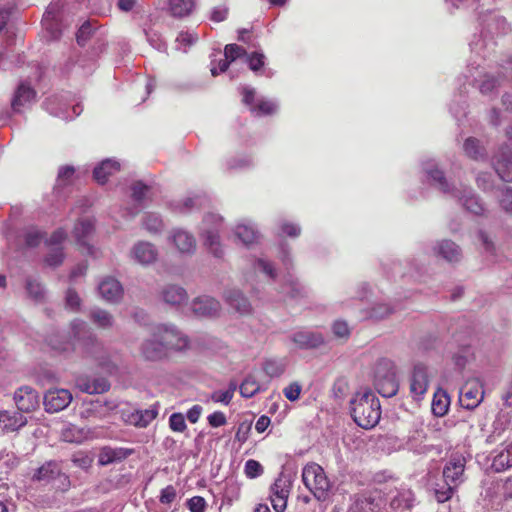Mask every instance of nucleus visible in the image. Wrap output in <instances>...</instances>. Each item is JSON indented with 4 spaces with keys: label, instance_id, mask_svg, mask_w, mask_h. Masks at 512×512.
<instances>
[{
    "label": "nucleus",
    "instance_id": "2f4dec72",
    "mask_svg": "<svg viewBox=\"0 0 512 512\" xmlns=\"http://www.w3.org/2000/svg\"><path fill=\"white\" fill-rule=\"evenodd\" d=\"M26 424V418L20 414L15 413L9 415L8 412H0V426L4 431H15Z\"/></svg>",
    "mask_w": 512,
    "mask_h": 512
},
{
    "label": "nucleus",
    "instance_id": "7ed1b4c3",
    "mask_svg": "<svg viewBox=\"0 0 512 512\" xmlns=\"http://www.w3.org/2000/svg\"><path fill=\"white\" fill-rule=\"evenodd\" d=\"M373 385L377 392L390 398L397 394L399 382L396 376V367L391 360L380 359L374 367Z\"/></svg>",
    "mask_w": 512,
    "mask_h": 512
},
{
    "label": "nucleus",
    "instance_id": "1a4fd4ad",
    "mask_svg": "<svg viewBox=\"0 0 512 512\" xmlns=\"http://www.w3.org/2000/svg\"><path fill=\"white\" fill-rule=\"evenodd\" d=\"M157 333L165 344L167 352L169 350L181 351L188 346V338L183 336L174 326L163 325L158 328Z\"/></svg>",
    "mask_w": 512,
    "mask_h": 512
},
{
    "label": "nucleus",
    "instance_id": "a211bd4d",
    "mask_svg": "<svg viewBox=\"0 0 512 512\" xmlns=\"http://www.w3.org/2000/svg\"><path fill=\"white\" fill-rule=\"evenodd\" d=\"M434 253L449 263H457L462 258L461 248L451 240H442L434 247Z\"/></svg>",
    "mask_w": 512,
    "mask_h": 512
},
{
    "label": "nucleus",
    "instance_id": "49530a36",
    "mask_svg": "<svg viewBox=\"0 0 512 512\" xmlns=\"http://www.w3.org/2000/svg\"><path fill=\"white\" fill-rule=\"evenodd\" d=\"M464 151L467 156L475 160L479 159L483 155L479 141L473 137H469L465 140Z\"/></svg>",
    "mask_w": 512,
    "mask_h": 512
},
{
    "label": "nucleus",
    "instance_id": "6ab92c4d",
    "mask_svg": "<svg viewBox=\"0 0 512 512\" xmlns=\"http://www.w3.org/2000/svg\"><path fill=\"white\" fill-rule=\"evenodd\" d=\"M60 476H64L60 463L55 460L45 462L32 476L33 481L50 482Z\"/></svg>",
    "mask_w": 512,
    "mask_h": 512
},
{
    "label": "nucleus",
    "instance_id": "bf43d9fd",
    "mask_svg": "<svg viewBox=\"0 0 512 512\" xmlns=\"http://www.w3.org/2000/svg\"><path fill=\"white\" fill-rule=\"evenodd\" d=\"M92 388L91 391L94 394H102L107 391H109L111 384L110 382L104 378V377H97L91 379Z\"/></svg>",
    "mask_w": 512,
    "mask_h": 512
},
{
    "label": "nucleus",
    "instance_id": "ea45409f",
    "mask_svg": "<svg viewBox=\"0 0 512 512\" xmlns=\"http://www.w3.org/2000/svg\"><path fill=\"white\" fill-rule=\"evenodd\" d=\"M240 394L245 398H251L260 391V385L256 379L248 375L239 386Z\"/></svg>",
    "mask_w": 512,
    "mask_h": 512
},
{
    "label": "nucleus",
    "instance_id": "7c9ffc66",
    "mask_svg": "<svg viewBox=\"0 0 512 512\" xmlns=\"http://www.w3.org/2000/svg\"><path fill=\"white\" fill-rule=\"evenodd\" d=\"M46 342L53 350L60 353L76 351L75 342L70 336L66 339L58 333H53L47 336Z\"/></svg>",
    "mask_w": 512,
    "mask_h": 512
},
{
    "label": "nucleus",
    "instance_id": "a878e982",
    "mask_svg": "<svg viewBox=\"0 0 512 512\" xmlns=\"http://www.w3.org/2000/svg\"><path fill=\"white\" fill-rule=\"evenodd\" d=\"M135 260L143 265L151 264L157 259L158 252L149 242H139L132 250Z\"/></svg>",
    "mask_w": 512,
    "mask_h": 512
},
{
    "label": "nucleus",
    "instance_id": "0eeeda50",
    "mask_svg": "<svg viewBox=\"0 0 512 512\" xmlns=\"http://www.w3.org/2000/svg\"><path fill=\"white\" fill-rule=\"evenodd\" d=\"M495 172L504 182H512V149L503 145L493 158Z\"/></svg>",
    "mask_w": 512,
    "mask_h": 512
},
{
    "label": "nucleus",
    "instance_id": "79ce46f5",
    "mask_svg": "<svg viewBox=\"0 0 512 512\" xmlns=\"http://www.w3.org/2000/svg\"><path fill=\"white\" fill-rule=\"evenodd\" d=\"M277 104L269 100H259L257 105L250 108L255 116L271 115L277 111Z\"/></svg>",
    "mask_w": 512,
    "mask_h": 512
},
{
    "label": "nucleus",
    "instance_id": "4d7b16f0",
    "mask_svg": "<svg viewBox=\"0 0 512 512\" xmlns=\"http://www.w3.org/2000/svg\"><path fill=\"white\" fill-rule=\"evenodd\" d=\"M93 33L92 26L90 22H85L81 25L76 33L77 43L81 46H84L87 40L91 37Z\"/></svg>",
    "mask_w": 512,
    "mask_h": 512
},
{
    "label": "nucleus",
    "instance_id": "864d4df0",
    "mask_svg": "<svg viewBox=\"0 0 512 512\" xmlns=\"http://www.w3.org/2000/svg\"><path fill=\"white\" fill-rule=\"evenodd\" d=\"M44 233L36 228H29L25 233V244L28 247H37L43 240Z\"/></svg>",
    "mask_w": 512,
    "mask_h": 512
},
{
    "label": "nucleus",
    "instance_id": "f03ea898",
    "mask_svg": "<svg viewBox=\"0 0 512 512\" xmlns=\"http://www.w3.org/2000/svg\"><path fill=\"white\" fill-rule=\"evenodd\" d=\"M350 412L359 427L371 429L381 417L380 401L371 390L366 389L350 400Z\"/></svg>",
    "mask_w": 512,
    "mask_h": 512
},
{
    "label": "nucleus",
    "instance_id": "5fc2aeb1",
    "mask_svg": "<svg viewBox=\"0 0 512 512\" xmlns=\"http://www.w3.org/2000/svg\"><path fill=\"white\" fill-rule=\"evenodd\" d=\"M63 260L64 253L61 247L51 249L45 258V262L51 267L60 266L63 263Z\"/></svg>",
    "mask_w": 512,
    "mask_h": 512
},
{
    "label": "nucleus",
    "instance_id": "09e8293b",
    "mask_svg": "<svg viewBox=\"0 0 512 512\" xmlns=\"http://www.w3.org/2000/svg\"><path fill=\"white\" fill-rule=\"evenodd\" d=\"M247 51L242 46L237 44H227L224 48V56L230 62L235 61L238 58L246 57Z\"/></svg>",
    "mask_w": 512,
    "mask_h": 512
},
{
    "label": "nucleus",
    "instance_id": "9d476101",
    "mask_svg": "<svg viewBox=\"0 0 512 512\" xmlns=\"http://www.w3.org/2000/svg\"><path fill=\"white\" fill-rule=\"evenodd\" d=\"M220 309V302L210 296H199L191 304V310L197 317H215L219 314Z\"/></svg>",
    "mask_w": 512,
    "mask_h": 512
},
{
    "label": "nucleus",
    "instance_id": "393cba45",
    "mask_svg": "<svg viewBox=\"0 0 512 512\" xmlns=\"http://www.w3.org/2000/svg\"><path fill=\"white\" fill-rule=\"evenodd\" d=\"M381 500L372 495H358L350 508L351 512H378Z\"/></svg>",
    "mask_w": 512,
    "mask_h": 512
},
{
    "label": "nucleus",
    "instance_id": "473e14b6",
    "mask_svg": "<svg viewBox=\"0 0 512 512\" xmlns=\"http://www.w3.org/2000/svg\"><path fill=\"white\" fill-rule=\"evenodd\" d=\"M434 496L439 503H444L450 500L456 491L455 484H451L442 477L439 481L435 482L433 486Z\"/></svg>",
    "mask_w": 512,
    "mask_h": 512
},
{
    "label": "nucleus",
    "instance_id": "13d9d810",
    "mask_svg": "<svg viewBox=\"0 0 512 512\" xmlns=\"http://www.w3.org/2000/svg\"><path fill=\"white\" fill-rule=\"evenodd\" d=\"M169 426L175 432H183L187 428L183 414L173 413L169 418Z\"/></svg>",
    "mask_w": 512,
    "mask_h": 512
},
{
    "label": "nucleus",
    "instance_id": "ddd939ff",
    "mask_svg": "<svg viewBox=\"0 0 512 512\" xmlns=\"http://www.w3.org/2000/svg\"><path fill=\"white\" fill-rule=\"evenodd\" d=\"M141 354L147 361H159L167 357L168 352L158 333H155L153 338L141 344Z\"/></svg>",
    "mask_w": 512,
    "mask_h": 512
},
{
    "label": "nucleus",
    "instance_id": "2eb2a0df",
    "mask_svg": "<svg viewBox=\"0 0 512 512\" xmlns=\"http://www.w3.org/2000/svg\"><path fill=\"white\" fill-rule=\"evenodd\" d=\"M42 26L49 34L50 40L60 38L62 30L59 22V8L57 4H50L43 15Z\"/></svg>",
    "mask_w": 512,
    "mask_h": 512
},
{
    "label": "nucleus",
    "instance_id": "de8ad7c7",
    "mask_svg": "<svg viewBox=\"0 0 512 512\" xmlns=\"http://www.w3.org/2000/svg\"><path fill=\"white\" fill-rule=\"evenodd\" d=\"M246 61L250 70L258 73L265 64V55L260 52H252L246 55Z\"/></svg>",
    "mask_w": 512,
    "mask_h": 512
},
{
    "label": "nucleus",
    "instance_id": "5701e85b",
    "mask_svg": "<svg viewBox=\"0 0 512 512\" xmlns=\"http://www.w3.org/2000/svg\"><path fill=\"white\" fill-rule=\"evenodd\" d=\"M462 206L469 212L475 215H482L484 212V205L481 199L472 193V190L464 189L458 190V197H456Z\"/></svg>",
    "mask_w": 512,
    "mask_h": 512
},
{
    "label": "nucleus",
    "instance_id": "f3484780",
    "mask_svg": "<svg viewBox=\"0 0 512 512\" xmlns=\"http://www.w3.org/2000/svg\"><path fill=\"white\" fill-rule=\"evenodd\" d=\"M100 296L107 302L117 303L123 297L121 283L113 277H106L98 285Z\"/></svg>",
    "mask_w": 512,
    "mask_h": 512
},
{
    "label": "nucleus",
    "instance_id": "0e129e2a",
    "mask_svg": "<svg viewBox=\"0 0 512 512\" xmlns=\"http://www.w3.org/2000/svg\"><path fill=\"white\" fill-rule=\"evenodd\" d=\"M187 506L191 512H205L206 501L201 496H194L187 501Z\"/></svg>",
    "mask_w": 512,
    "mask_h": 512
},
{
    "label": "nucleus",
    "instance_id": "680f3d73",
    "mask_svg": "<svg viewBox=\"0 0 512 512\" xmlns=\"http://www.w3.org/2000/svg\"><path fill=\"white\" fill-rule=\"evenodd\" d=\"M158 415V411L156 409H146L144 411L139 412V419L137 421V425L140 427H146L150 422H152Z\"/></svg>",
    "mask_w": 512,
    "mask_h": 512
},
{
    "label": "nucleus",
    "instance_id": "c85d7f7f",
    "mask_svg": "<svg viewBox=\"0 0 512 512\" xmlns=\"http://www.w3.org/2000/svg\"><path fill=\"white\" fill-rule=\"evenodd\" d=\"M464 463L461 460L449 461L443 468L442 477L445 481L455 484V489L462 482Z\"/></svg>",
    "mask_w": 512,
    "mask_h": 512
},
{
    "label": "nucleus",
    "instance_id": "c9c22d12",
    "mask_svg": "<svg viewBox=\"0 0 512 512\" xmlns=\"http://www.w3.org/2000/svg\"><path fill=\"white\" fill-rule=\"evenodd\" d=\"M503 78V74H499L497 76L492 74L484 75L483 79L479 84V90L481 94L489 95L496 91L500 87Z\"/></svg>",
    "mask_w": 512,
    "mask_h": 512
},
{
    "label": "nucleus",
    "instance_id": "20e7f679",
    "mask_svg": "<svg viewBox=\"0 0 512 512\" xmlns=\"http://www.w3.org/2000/svg\"><path fill=\"white\" fill-rule=\"evenodd\" d=\"M302 481L318 501H325L331 484L324 469L316 464H307L302 471Z\"/></svg>",
    "mask_w": 512,
    "mask_h": 512
},
{
    "label": "nucleus",
    "instance_id": "bb28decb",
    "mask_svg": "<svg viewBox=\"0 0 512 512\" xmlns=\"http://www.w3.org/2000/svg\"><path fill=\"white\" fill-rule=\"evenodd\" d=\"M119 170V162L112 159H105L94 168L93 177L97 181V183L104 185L107 182L108 177L115 174Z\"/></svg>",
    "mask_w": 512,
    "mask_h": 512
},
{
    "label": "nucleus",
    "instance_id": "3c124183",
    "mask_svg": "<svg viewBox=\"0 0 512 512\" xmlns=\"http://www.w3.org/2000/svg\"><path fill=\"white\" fill-rule=\"evenodd\" d=\"M244 472L248 478L254 479L264 473V468L258 461L249 459L245 463Z\"/></svg>",
    "mask_w": 512,
    "mask_h": 512
},
{
    "label": "nucleus",
    "instance_id": "b1692460",
    "mask_svg": "<svg viewBox=\"0 0 512 512\" xmlns=\"http://www.w3.org/2000/svg\"><path fill=\"white\" fill-rule=\"evenodd\" d=\"M225 299L229 306L240 314H249L252 310L249 300L239 290L232 289L226 291Z\"/></svg>",
    "mask_w": 512,
    "mask_h": 512
},
{
    "label": "nucleus",
    "instance_id": "a19ab883",
    "mask_svg": "<svg viewBox=\"0 0 512 512\" xmlns=\"http://www.w3.org/2000/svg\"><path fill=\"white\" fill-rule=\"evenodd\" d=\"M449 408V398L445 393L435 394L432 401V412L435 416H444Z\"/></svg>",
    "mask_w": 512,
    "mask_h": 512
},
{
    "label": "nucleus",
    "instance_id": "e2e57ef3",
    "mask_svg": "<svg viewBox=\"0 0 512 512\" xmlns=\"http://www.w3.org/2000/svg\"><path fill=\"white\" fill-rule=\"evenodd\" d=\"M177 496V492L174 486L168 485L161 490L159 501L162 504H171Z\"/></svg>",
    "mask_w": 512,
    "mask_h": 512
},
{
    "label": "nucleus",
    "instance_id": "cd10ccee",
    "mask_svg": "<svg viewBox=\"0 0 512 512\" xmlns=\"http://www.w3.org/2000/svg\"><path fill=\"white\" fill-rule=\"evenodd\" d=\"M172 241L181 253L191 254L195 251V238L187 231L175 230L172 234Z\"/></svg>",
    "mask_w": 512,
    "mask_h": 512
},
{
    "label": "nucleus",
    "instance_id": "412c9836",
    "mask_svg": "<svg viewBox=\"0 0 512 512\" xmlns=\"http://www.w3.org/2000/svg\"><path fill=\"white\" fill-rule=\"evenodd\" d=\"M36 96V91L26 82H22L17 87L11 101V107L14 112H20L26 103L31 102Z\"/></svg>",
    "mask_w": 512,
    "mask_h": 512
},
{
    "label": "nucleus",
    "instance_id": "4468645a",
    "mask_svg": "<svg viewBox=\"0 0 512 512\" xmlns=\"http://www.w3.org/2000/svg\"><path fill=\"white\" fill-rule=\"evenodd\" d=\"M14 400L18 410L21 412L34 411L39 404L37 393L29 386L20 387L14 393Z\"/></svg>",
    "mask_w": 512,
    "mask_h": 512
},
{
    "label": "nucleus",
    "instance_id": "aec40b11",
    "mask_svg": "<svg viewBox=\"0 0 512 512\" xmlns=\"http://www.w3.org/2000/svg\"><path fill=\"white\" fill-rule=\"evenodd\" d=\"M291 339L301 349H314L324 344L323 336L312 331L295 332Z\"/></svg>",
    "mask_w": 512,
    "mask_h": 512
},
{
    "label": "nucleus",
    "instance_id": "423d86ee",
    "mask_svg": "<svg viewBox=\"0 0 512 512\" xmlns=\"http://www.w3.org/2000/svg\"><path fill=\"white\" fill-rule=\"evenodd\" d=\"M423 170L431 181V185L437 187L444 194H449L452 197H458V189L448 183L444 172L439 169L434 162H425L423 164Z\"/></svg>",
    "mask_w": 512,
    "mask_h": 512
},
{
    "label": "nucleus",
    "instance_id": "37998d69",
    "mask_svg": "<svg viewBox=\"0 0 512 512\" xmlns=\"http://www.w3.org/2000/svg\"><path fill=\"white\" fill-rule=\"evenodd\" d=\"M143 226L150 233H158L163 228V222L159 215L155 213H148L143 218Z\"/></svg>",
    "mask_w": 512,
    "mask_h": 512
},
{
    "label": "nucleus",
    "instance_id": "603ef678",
    "mask_svg": "<svg viewBox=\"0 0 512 512\" xmlns=\"http://www.w3.org/2000/svg\"><path fill=\"white\" fill-rule=\"evenodd\" d=\"M132 199L141 204L145 198L146 193L149 191V186L144 184L142 181H136L131 186Z\"/></svg>",
    "mask_w": 512,
    "mask_h": 512
},
{
    "label": "nucleus",
    "instance_id": "f8f14e48",
    "mask_svg": "<svg viewBox=\"0 0 512 512\" xmlns=\"http://www.w3.org/2000/svg\"><path fill=\"white\" fill-rule=\"evenodd\" d=\"M95 230L94 221L89 218L80 219L74 226V237L81 247L86 250V253L93 255V246L89 244V239Z\"/></svg>",
    "mask_w": 512,
    "mask_h": 512
},
{
    "label": "nucleus",
    "instance_id": "6e6552de",
    "mask_svg": "<svg viewBox=\"0 0 512 512\" xmlns=\"http://www.w3.org/2000/svg\"><path fill=\"white\" fill-rule=\"evenodd\" d=\"M72 401V394L67 389H50L44 394V406L48 413L65 409Z\"/></svg>",
    "mask_w": 512,
    "mask_h": 512
},
{
    "label": "nucleus",
    "instance_id": "e433bc0d",
    "mask_svg": "<svg viewBox=\"0 0 512 512\" xmlns=\"http://www.w3.org/2000/svg\"><path fill=\"white\" fill-rule=\"evenodd\" d=\"M291 488V482L288 480L283 473H281L272 484L270 491L271 496L270 497H288L290 493Z\"/></svg>",
    "mask_w": 512,
    "mask_h": 512
},
{
    "label": "nucleus",
    "instance_id": "8fccbe9b",
    "mask_svg": "<svg viewBox=\"0 0 512 512\" xmlns=\"http://www.w3.org/2000/svg\"><path fill=\"white\" fill-rule=\"evenodd\" d=\"M285 291L290 298L296 299L305 295L304 287L298 282V280L290 279L286 282Z\"/></svg>",
    "mask_w": 512,
    "mask_h": 512
},
{
    "label": "nucleus",
    "instance_id": "338daca9",
    "mask_svg": "<svg viewBox=\"0 0 512 512\" xmlns=\"http://www.w3.org/2000/svg\"><path fill=\"white\" fill-rule=\"evenodd\" d=\"M333 333L338 338H347L350 335V330L345 321H335L332 326Z\"/></svg>",
    "mask_w": 512,
    "mask_h": 512
},
{
    "label": "nucleus",
    "instance_id": "c756f323",
    "mask_svg": "<svg viewBox=\"0 0 512 512\" xmlns=\"http://www.w3.org/2000/svg\"><path fill=\"white\" fill-rule=\"evenodd\" d=\"M90 321L99 329L108 330L115 324L114 316L107 310L95 307L89 312Z\"/></svg>",
    "mask_w": 512,
    "mask_h": 512
},
{
    "label": "nucleus",
    "instance_id": "39448f33",
    "mask_svg": "<svg viewBox=\"0 0 512 512\" xmlns=\"http://www.w3.org/2000/svg\"><path fill=\"white\" fill-rule=\"evenodd\" d=\"M482 384L474 379L467 381L460 389L459 403L467 410H474L484 399Z\"/></svg>",
    "mask_w": 512,
    "mask_h": 512
},
{
    "label": "nucleus",
    "instance_id": "58836bf2",
    "mask_svg": "<svg viewBox=\"0 0 512 512\" xmlns=\"http://www.w3.org/2000/svg\"><path fill=\"white\" fill-rule=\"evenodd\" d=\"M25 288L28 296L34 301L41 302L45 297V289L43 285L34 278L28 277L26 279Z\"/></svg>",
    "mask_w": 512,
    "mask_h": 512
},
{
    "label": "nucleus",
    "instance_id": "9b49d317",
    "mask_svg": "<svg viewBox=\"0 0 512 512\" xmlns=\"http://www.w3.org/2000/svg\"><path fill=\"white\" fill-rule=\"evenodd\" d=\"M428 385L427 367L422 363L415 364L410 379V392L413 397L421 398L427 392Z\"/></svg>",
    "mask_w": 512,
    "mask_h": 512
},
{
    "label": "nucleus",
    "instance_id": "774afa93",
    "mask_svg": "<svg viewBox=\"0 0 512 512\" xmlns=\"http://www.w3.org/2000/svg\"><path fill=\"white\" fill-rule=\"evenodd\" d=\"M501 207L512 213V187H506L500 200Z\"/></svg>",
    "mask_w": 512,
    "mask_h": 512
},
{
    "label": "nucleus",
    "instance_id": "72a5a7b5",
    "mask_svg": "<svg viewBox=\"0 0 512 512\" xmlns=\"http://www.w3.org/2000/svg\"><path fill=\"white\" fill-rule=\"evenodd\" d=\"M235 236L246 246L255 243L258 238V232L250 225L239 224L235 228Z\"/></svg>",
    "mask_w": 512,
    "mask_h": 512
},
{
    "label": "nucleus",
    "instance_id": "f704fd0d",
    "mask_svg": "<svg viewBox=\"0 0 512 512\" xmlns=\"http://www.w3.org/2000/svg\"><path fill=\"white\" fill-rule=\"evenodd\" d=\"M194 0H170L169 6L171 14L174 17H185L189 15L194 8Z\"/></svg>",
    "mask_w": 512,
    "mask_h": 512
},
{
    "label": "nucleus",
    "instance_id": "4c0bfd02",
    "mask_svg": "<svg viewBox=\"0 0 512 512\" xmlns=\"http://www.w3.org/2000/svg\"><path fill=\"white\" fill-rule=\"evenodd\" d=\"M204 244L210 250V252L217 258L222 257L223 250L220 245L219 235L216 231L206 230L203 233Z\"/></svg>",
    "mask_w": 512,
    "mask_h": 512
},
{
    "label": "nucleus",
    "instance_id": "c03bdc74",
    "mask_svg": "<svg viewBox=\"0 0 512 512\" xmlns=\"http://www.w3.org/2000/svg\"><path fill=\"white\" fill-rule=\"evenodd\" d=\"M492 466L496 471H501L512 466V455L507 448L494 457Z\"/></svg>",
    "mask_w": 512,
    "mask_h": 512
},
{
    "label": "nucleus",
    "instance_id": "052dcab7",
    "mask_svg": "<svg viewBox=\"0 0 512 512\" xmlns=\"http://www.w3.org/2000/svg\"><path fill=\"white\" fill-rule=\"evenodd\" d=\"M145 34H146L147 40L149 41V43L151 44V46L153 48H155L159 51L166 49L165 42L163 41V39L157 32H155L153 30H145Z\"/></svg>",
    "mask_w": 512,
    "mask_h": 512
},
{
    "label": "nucleus",
    "instance_id": "dca6fc26",
    "mask_svg": "<svg viewBox=\"0 0 512 512\" xmlns=\"http://www.w3.org/2000/svg\"><path fill=\"white\" fill-rule=\"evenodd\" d=\"M134 453L133 449L124 447H110L104 446L100 449L98 455V464L101 466H108L113 463H118Z\"/></svg>",
    "mask_w": 512,
    "mask_h": 512
},
{
    "label": "nucleus",
    "instance_id": "6e6d98bb",
    "mask_svg": "<svg viewBox=\"0 0 512 512\" xmlns=\"http://www.w3.org/2000/svg\"><path fill=\"white\" fill-rule=\"evenodd\" d=\"M393 309L387 304H376L370 310V318L375 320H382L389 316Z\"/></svg>",
    "mask_w": 512,
    "mask_h": 512
},
{
    "label": "nucleus",
    "instance_id": "a18cd8bd",
    "mask_svg": "<svg viewBox=\"0 0 512 512\" xmlns=\"http://www.w3.org/2000/svg\"><path fill=\"white\" fill-rule=\"evenodd\" d=\"M264 372L271 378L281 376L285 371V365L277 360H266L263 363Z\"/></svg>",
    "mask_w": 512,
    "mask_h": 512
},
{
    "label": "nucleus",
    "instance_id": "f257e3e1",
    "mask_svg": "<svg viewBox=\"0 0 512 512\" xmlns=\"http://www.w3.org/2000/svg\"><path fill=\"white\" fill-rule=\"evenodd\" d=\"M70 337L75 342L76 351L84 359L93 361L99 368L112 374L117 370L111 360L109 350L93 329L82 320H74L70 324Z\"/></svg>",
    "mask_w": 512,
    "mask_h": 512
},
{
    "label": "nucleus",
    "instance_id": "4be33fe9",
    "mask_svg": "<svg viewBox=\"0 0 512 512\" xmlns=\"http://www.w3.org/2000/svg\"><path fill=\"white\" fill-rule=\"evenodd\" d=\"M163 301L171 306H180L188 300L186 290L178 285H166L161 291Z\"/></svg>",
    "mask_w": 512,
    "mask_h": 512
},
{
    "label": "nucleus",
    "instance_id": "69168bd1",
    "mask_svg": "<svg viewBox=\"0 0 512 512\" xmlns=\"http://www.w3.org/2000/svg\"><path fill=\"white\" fill-rule=\"evenodd\" d=\"M283 393L288 400L296 401L300 397L301 386L297 382H293L283 390Z\"/></svg>",
    "mask_w": 512,
    "mask_h": 512
}]
</instances>
